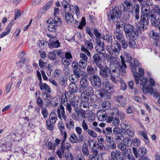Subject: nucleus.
I'll list each match as a JSON object with an SVG mask.
<instances>
[{"instance_id": "f257e3e1", "label": "nucleus", "mask_w": 160, "mask_h": 160, "mask_svg": "<svg viewBox=\"0 0 160 160\" xmlns=\"http://www.w3.org/2000/svg\"><path fill=\"white\" fill-rule=\"evenodd\" d=\"M121 60V65H120L119 62L117 61V58L112 56H111L110 58L108 60V62L110 64V67L113 73H118L117 76H118L121 71V74L125 76L126 73L125 69L127 68V66L125 62L124 59L122 56L120 57Z\"/></svg>"}, {"instance_id": "f03ea898", "label": "nucleus", "mask_w": 160, "mask_h": 160, "mask_svg": "<svg viewBox=\"0 0 160 160\" xmlns=\"http://www.w3.org/2000/svg\"><path fill=\"white\" fill-rule=\"evenodd\" d=\"M144 80L143 82H142L141 80H140L141 84L143 85L142 90L144 93L147 94L149 92L154 97L157 98L158 96V92L156 90H153V87L155 86L156 83L154 80L152 78H150L149 79L148 81L149 84L148 86L145 88V85H146L147 80L146 79H143Z\"/></svg>"}, {"instance_id": "7ed1b4c3", "label": "nucleus", "mask_w": 160, "mask_h": 160, "mask_svg": "<svg viewBox=\"0 0 160 160\" xmlns=\"http://www.w3.org/2000/svg\"><path fill=\"white\" fill-rule=\"evenodd\" d=\"M124 4L125 6H123V11L127 12L129 13L128 11L131 13H132L133 10L135 9L134 15L136 20L138 19L139 18V5L138 4H136L133 5V3L129 0H125L124 2Z\"/></svg>"}, {"instance_id": "20e7f679", "label": "nucleus", "mask_w": 160, "mask_h": 160, "mask_svg": "<svg viewBox=\"0 0 160 160\" xmlns=\"http://www.w3.org/2000/svg\"><path fill=\"white\" fill-rule=\"evenodd\" d=\"M134 27L132 25L125 24L124 30L126 37L128 38H134L135 35L137 36L139 35V33L140 32L138 29L136 31H134Z\"/></svg>"}, {"instance_id": "39448f33", "label": "nucleus", "mask_w": 160, "mask_h": 160, "mask_svg": "<svg viewBox=\"0 0 160 160\" xmlns=\"http://www.w3.org/2000/svg\"><path fill=\"white\" fill-rule=\"evenodd\" d=\"M120 45L118 43L112 44L111 46H107L106 49L108 52L112 55L118 56L120 53Z\"/></svg>"}, {"instance_id": "423d86ee", "label": "nucleus", "mask_w": 160, "mask_h": 160, "mask_svg": "<svg viewBox=\"0 0 160 160\" xmlns=\"http://www.w3.org/2000/svg\"><path fill=\"white\" fill-rule=\"evenodd\" d=\"M72 67L73 71V74L76 75L77 77H80L81 76L86 77L87 75V73L81 70L78 67V63L76 62H73L72 64Z\"/></svg>"}, {"instance_id": "0eeeda50", "label": "nucleus", "mask_w": 160, "mask_h": 160, "mask_svg": "<svg viewBox=\"0 0 160 160\" xmlns=\"http://www.w3.org/2000/svg\"><path fill=\"white\" fill-rule=\"evenodd\" d=\"M146 6L145 7L143 6L141 7V12L142 15L149 19L155 15V13Z\"/></svg>"}, {"instance_id": "6e6552de", "label": "nucleus", "mask_w": 160, "mask_h": 160, "mask_svg": "<svg viewBox=\"0 0 160 160\" xmlns=\"http://www.w3.org/2000/svg\"><path fill=\"white\" fill-rule=\"evenodd\" d=\"M140 26H138V29L140 32L141 31L143 30L144 28H146L147 26L149 24L148 19L146 18L143 15L141 16L140 22H139Z\"/></svg>"}, {"instance_id": "1a4fd4ad", "label": "nucleus", "mask_w": 160, "mask_h": 160, "mask_svg": "<svg viewBox=\"0 0 160 160\" xmlns=\"http://www.w3.org/2000/svg\"><path fill=\"white\" fill-rule=\"evenodd\" d=\"M91 82L96 88H99L101 85V83L100 78L97 75H93L89 80Z\"/></svg>"}, {"instance_id": "9d476101", "label": "nucleus", "mask_w": 160, "mask_h": 160, "mask_svg": "<svg viewBox=\"0 0 160 160\" xmlns=\"http://www.w3.org/2000/svg\"><path fill=\"white\" fill-rule=\"evenodd\" d=\"M58 127L60 131L61 134L62 135L63 139L62 142L66 141L67 138V134L65 131V127L63 123L61 121H59L58 124Z\"/></svg>"}, {"instance_id": "9b49d317", "label": "nucleus", "mask_w": 160, "mask_h": 160, "mask_svg": "<svg viewBox=\"0 0 160 160\" xmlns=\"http://www.w3.org/2000/svg\"><path fill=\"white\" fill-rule=\"evenodd\" d=\"M119 11V9H113L110 10L109 14L108 15V17L110 20L114 22L115 19L118 17Z\"/></svg>"}, {"instance_id": "f8f14e48", "label": "nucleus", "mask_w": 160, "mask_h": 160, "mask_svg": "<svg viewBox=\"0 0 160 160\" xmlns=\"http://www.w3.org/2000/svg\"><path fill=\"white\" fill-rule=\"evenodd\" d=\"M103 87L108 93H112L113 92V88L112 85L108 80L104 82L103 83Z\"/></svg>"}, {"instance_id": "ddd939ff", "label": "nucleus", "mask_w": 160, "mask_h": 160, "mask_svg": "<svg viewBox=\"0 0 160 160\" xmlns=\"http://www.w3.org/2000/svg\"><path fill=\"white\" fill-rule=\"evenodd\" d=\"M98 120L100 121H104L106 120L107 114L105 111L103 110L98 111L96 114Z\"/></svg>"}, {"instance_id": "4468645a", "label": "nucleus", "mask_w": 160, "mask_h": 160, "mask_svg": "<svg viewBox=\"0 0 160 160\" xmlns=\"http://www.w3.org/2000/svg\"><path fill=\"white\" fill-rule=\"evenodd\" d=\"M64 107L61 104L57 110V114L59 118L61 119L62 117L66 121V116L65 114Z\"/></svg>"}, {"instance_id": "2eb2a0df", "label": "nucleus", "mask_w": 160, "mask_h": 160, "mask_svg": "<svg viewBox=\"0 0 160 160\" xmlns=\"http://www.w3.org/2000/svg\"><path fill=\"white\" fill-rule=\"evenodd\" d=\"M111 158L108 160H115V158L117 160H120L123 158L122 156H121V152L118 150L112 152L111 153Z\"/></svg>"}, {"instance_id": "dca6fc26", "label": "nucleus", "mask_w": 160, "mask_h": 160, "mask_svg": "<svg viewBox=\"0 0 160 160\" xmlns=\"http://www.w3.org/2000/svg\"><path fill=\"white\" fill-rule=\"evenodd\" d=\"M93 62L100 69H101L102 66L101 65V58L100 55L98 53L95 54L92 57Z\"/></svg>"}, {"instance_id": "f3484780", "label": "nucleus", "mask_w": 160, "mask_h": 160, "mask_svg": "<svg viewBox=\"0 0 160 160\" xmlns=\"http://www.w3.org/2000/svg\"><path fill=\"white\" fill-rule=\"evenodd\" d=\"M110 69L108 67H105L102 68V67L100 69L99 71V74L102 77L107 78L110 74Z\"/></svg>"}, {"instance_id": "a211bd4d", "label": "nucleus", "mask_w": 160, "mask_h": 160, "mask_svg": "<svg viewBox=\"0 0 160 160\" xmlns=\"http://www.w3.org/2000/svg\"><path fill=\"white\" fill-rule=\"evenodd\" d=\"M75 111L77 114V117L78 119L81 120L83 118H85L86 113L84 111L80 110L77 108H75Z\"/></svg>"}, {"instance_id": "6ab92c4d", "label": "nucleus", "mask_w": 160, "mask_h": 160, "mask_svg": "<svg viewBox=\"0 0 160 160\" xmlns=\"http://www.w3.org/2000/svg\"><path fill=\"white\" fill-rule=\"evenodd\" d=\"M65 12L66 13L65 16V19L67 23H71L77 22V21L74 20L73 17L71 13H69L70 12Z\"/></svg>"}, {"instance_id": "aec40b11", "label": "nucleus", "mask_w": 160, "mask_h": 160, "mask_svg": "<svg viewBox=\"0 0 160 160\" xmlns=\"http://www.w3.org/2000/svg\"><path fill=\"white\" fill-rule=\"evenodd\" d=\"M38 85L41 90H45L49 93L51 92V89L46 83H43L42 82H39Z\"/></svg>"}, {"instance_id": "412c9836", "label": "nucleus", "mask_w": 160, "mask_h": 160, "mask_svg": "<svg viewBox=\"0 0 160 160\" xmlns=\"http://www.w3.org/2000/svg\"><path fill=\"white\" fill-rule=\"evenodd\" d=\"M49 41L51 45L53 47L58 48L60 46V43L58 41L56 40V37H52L50 38Z\"/></svg>"}, {"instance_id": "4be33fe9", "label": "nucleus", "mask_w": 160, "mask_h": 160, "mask_svg": "<svg viewBox=\"0 0 160 160\" xmlns=\"http://www.w3.org/2000/svg\"><path fill=\"white\" fill-rule=\"evenodd\" d=\"M69 0H63L62 2V6L63 8V10L65 12H68L71 11V7L69 3Z\"/></svg>"}, {"instance_id": "5701e85b", "label": "nucleus", "mask_w": 160, "mask_h": 160, "mask_svg": "<svg viewBox=\"0 0 160 160\" xmlns=\"http://www.w3.org/2000/svg\"><path fill=\"white\" fill-rule=\"evenodd\" d=\"M80 84L81 86L80 87V89L83 90L88 87L89 84V82L86 78H82L80 81Z\"/></svg>"}, {"instance_id": "b1692460", "label": "nucleus", "mask_w": 160, "mask_h": 160, "mask_svg": "<svg viewBox=\"0 0 160 160\" xmlns=\"http://www.w3.org/2000/svg\"><path fill=\"white\" fill-rule=\"evenodd\" d=\"M114 34L116 37V39L120 41L123 39L124 36L122 30H115Z\"/></svg>"}, {"instance_id": "393cba45", "label": "nucleus", "mask_w": 160, "mask_h": 160, "mask_svg": "<svg viewBox=\"0 0 160 160\" xmlns=\"http://www.w3.org/2000/svg\"><path fill=\"white\" fill-rule=\"evenodd\" d=\"M92 152V153L89 156V158L90 160H99L98 151L96 149H93Z\"/></svg>"}, {"instance_id": "a878e982", "label": "nucleus", "mask_w": 160, "mask_h": 160, "mask_svg": "<svg viewBox=\"0 0 160 160\" xmlns=\"http://www.w3.org/2000/svg\"><path fill=\"white\" fill-rule=\"evenodd\" d=\"M69 88L70 92H71V94L73 97H74L73 93H75L77 92L78 90L77 86L75 83H72L69 84Z\"/></svg>"}, {"instance_id": "bb28decb", "label": "nucleus", "mask_w": 160, "mask_h": 160, "mask_svg": "<svg viewBox=\"0 0 160 160\" xmlns=\"http://www.w3.org/2000/svg\"><path fill=\"white\" fill-rule=\"evenodd\" d=\"M66 109L68 110L69 113L72 112V107H74L76 108L78 107V104L76 103L75 102L72 101L70 103L66 104Z\"/></svg>"}, {"instance_id": "cd10ccee", "label": "nucleus", "mask_w": 160, "mask_h": 160, "mask_svg": "<svg viewBox=\"0 0 160 160\" xmlns=\"http://www.w3.org/2000/svg\"><path fill=\"white\" fill-rule=\"evenodd\" d=\"M147 152V149L145 147H140L138 150V157L140 156L141 158H143V156L146 154Z\"/></svg>"}, {"instance_id": "c85d7f7f", "label": "nucleus", "mask_w": 160, "mask_h": 160, "mask_svg": "<svg viewBox=\"0 0 160 160\" xmlns=\"http://www.w3.org/2000/svg\"><path fill=\"white\" fill-rule=\"evenodd\" d=\"M121 128L122 130L124 131V132L129 130L131 128L130 126L129 125L127 122L125 121H122L121 123Z\"/></svg>"}, {"instance_id": "c756f323", "label": "nucleus", "mask_w": 160, "mask_h": 160, "mask_svg": "<svg viewBox=\"0 0 160 160\" xmlns=\"http://www.w3.org/2000/svg\"><path fill=\"white\" fill-rule=\"evenodd\" d=\"M131 67L132 68V70L133 73L136 83V84H138L139 83V80L140 81L141 79L139 78L138 77V74L136 72V67Z\"/></svg>"}, {"instance_id": "7c9ffc66", "label": "nucleus", "mask_w": 160, "mask_h": 160, "mask_svg": "<svg viewBox=\"0 0 160 160\" xmlns=\"http://www.w3.org/2000/svg\"><path fill=\"white\" fill-rule=\"evenodd\" d=\"M58 26L53 22L50 23L48 25V29L51 32H56Z\"/></svg>"}, {"instance_id": "2f4dec72", "label": "nucleus", "mask_w": 160, "mask_h": 160, "mask_svg": "<svg viewBox=\"0 0 160 160\" xmlns=\"http://www.w3.org/2000/svg\"><path fill=\"white\" fill-rule=\"evenodd\" d=\"M119 109L116 107L112 108L109 111V114L111 116H118L119 112Z\"/></svg>"}, {"instance_id": "473e14b6", "label": "nucleus", "mask_w": 160, "mask_h": 160, "mask_svg": "<svg viewBox=\"0 0 160 160\" xmlns=\"http://www.w3.org/2000/svg\"><path fill=\"white\" fill-rule=\"evenodd\" d=\"M82 150L83 154L85 156H88L89 154V151L88 145L86 143H84L83 145Z\"/></svg>"}, {"instance_id": "72a5a7b5", "label": "nucleus", "mask_w": 160, "mask_h": 160, "mask_svg": "<svg viewBox=\"0 0 160 160\" xmlns=\"http://www.w3.org/2000/svg\"><path fill=\"white\" fill-rule=\"evenodd\" d=\"M125 24V23L122 21H120L118 22L116 24L115 30H121V28H123L124 29Z\"/></svg>"}, {"instance_id": "f704fd0d", "label": "nucleus", "mask_w": 160, "mask_h": 160, "mask_svg": "<svg viewBox=\"0 0 160 160\" xmlns=\"http://www.w3.org/2000/svg\"><path fill=\"white\" fill-rule=\"evenodd\" d=\"M83 92L85 94L88 96H92L94 93L93 89L91 87H88L85 90H83Z\"/></svg>"}, {"instance_id": "c9c22d12", "label": "nucleus", "mask_w": 160, "mask_h": 160, "mask_svg": "<svg viewBox=\"0 0 160 160\" xmlns=\"http://www.w3.org/2000/svg\"><path fill=\"white\" fill-rule=\"evenodd\" d=\"M102 108L105 110H109L111 107V103L108 101H104L102 103Z\"/></svg>"}, {"instance_id": "e433bc0d", "label": "nucleus", "mask_w": 160, "mask_h": 160, "mask_svg": "<svg viewBox=\"0 0 160 160\" xmlns=\"http://www.w3.org/2000/svg\"><path fill=\"white\" fill-rule=\"evenodd\" d=\"M79 141V140L75 134L72 133L71 134L70 138V141L72 143H76Z\"/></svg>"}, {"instance_id": "4c0bfd02", "label": "nucleus", "mask_w": 160, "mask_h": 160, "mask_svg": "<svg viewBox=\"0 0 160 160\" xmlns=\"http://www.w3.org/2000/svg\"><path fill=\"white\" fill-rule=\"evenodd\" d=\"M87 73L89 75H93L94 74L96 71V69L94 68L91 66H88L87 69Z\"/></svg>"}, {"instance_id": "58836bf2", "label": "nucleus", "mask_w": 160, "mask_h": 160, "mask_svg": "<svg viewBox=\"0 0 160 160\" xmlns=\"http://www.w3.org/2000/svg\"><path fill=\"white\" fill-rule=\"evenodd\" d=\"M124 55L126 58V62H128L129 63L130 67H132V59L131 57L130 56V55L127 53L125 52L124 54Z\"/></svg>"}, {"instance_id": "ea45409f", "label": "nucleus", "mask_w": 160, "mask_h": 160, "mask_svg": "<svg viewBox=\"0 0 160 160\" xmlns=\"http://www.w3.org/2000/svg\"><path fill=\"white\" fill-rule=\"evenodd\" d=\"M102 132L103 134H105V136L110 135L112 133V128L110 127H107L105 128V130H103Z\"/></svg>"}, {"instance_id": "a19ab883", "label": "nucleus", "mask_w": 160, "mask_h": 160, "mask_svg": "<svg viewBox=\"0 0 160 160\" xmlns=\"http://www.w3.org/2000/svg\"><path fill=\"white\" fill-rule=\"evenodd\" d=\"M65 141L64 142H62V144L61 146V148L63 149H69L71 147V144L69 142H66L65 143Z\"/></svg>"}, {"instance_id": "79ce46f5", "label": "nucleus", "mask_w": 160, "mask_h": 160, "mask_svg": "<svg viewBox=\"0 0 160 160\" xmlns=\"http://www.w3.org/2000/svg\"><path fill=\"white\" fill-rule=\"evenodd\" d=\"M102 38L103 40H106L108 42H112V36L108 34H106L102 36Z\"/></svg>"}, {"instance_id": "37998d69", "label": "nucleus", "mask_w": 160, "mask_h": 160, "mask_svg": "<svg viewBox=\"0 0 160 160\" xmlns=\"http://www.w3.org/2000/svg\"><path fill=\"white\" fill-rule=\"evenodd\" d=\"M49 118L52 122V123H56L57 119V117L56 114L54 112H51L49 115Z\"/></svg>"}, {"instance_id": "c03bdc74", "label": "nucleus", "mask_w": 160, "mask_h": 160, "mask_svg": "<svg viewBox=\"0 0 160 160\" xmlns=\"http://www.w3.org/2000/svg\"><path fill=\"white\" fill-rule=\"evenodd\" d=\"M104 47V46H96L95 47V50L98 53L101 55L106 52Z\"/></svg>"}, {"instance_id": "a18cd8bd", "label": "nucleus", "mask_w": 160, "mask_h": 160, "mask_svg": "<svg viewBox=\"0 0 160 160\" xmlns=\"http://www.w3.org/2000/svg\"><path fill=\"white\" fill-rule=\"evenodd\" d=\"M67 78L65 76H62L60 79L59 84L62 86H66L67 84Z\"/></svg>"}, {"instance_id": "49530a36", "label": "nucleus", "mask_w": 160, "mask_h": 160, "mask_svg": "<svg viewBox=\"0 0 160 160\" xmlns=\"http://www.w3.org/2000/svg\"><path fill=\"white\" fill-rule=\"evenodd\" d=\"M123 142L126 146H131L132 144V141L131 139L128 137L125 138L123 139Z\"/></svg>"}, {"instance_id": "de8ad7c7", "label": "nucleus", "mask_w": 160, "mask_h": 160, "mask_svg": "<svg viewBox=\"0 0 160 160\" xmlns=\"http://www.w3.org/2000/svg\"><path fill=\"white\" fill-rule=\"evenodd\" d=\"M42 98L44 100H54L55 99V98H52L51 95L45 92L42 93Z\"/></svg>"}, {"instance_id": "09e8293b", "label": "nucleus", "mask_w": 160, "mask_h": 160, "mask_svg": "<svg viewBox=\"0 0 160 160\" xmlns=\"http://www.w3.org/2000/svg\"><path fill=\"white\" fill-rule=\"evenodd\" d=\"M150 37L152 39L155 40H157L159 38V36L158 34L154 32V30H151L149 33Z\"/></svg>"}, {"instance_id": "8fccbe9b", "label": "nucleus", "mask_w": 160, "mask_h": 160, "mask_svg": "<svg viewBox=\"0 0 160 160\" xmlns=\"http://www.w3.org/2000/svg\"><path fill=\"white\" fill-rule=\"evenodd\" d=\"M67 93L66 92L64 93H63L62 96V102L64 105L67 104L68 98L67 97Z\"/></svg>"}, {"instance_id": "3c124183", "label": "nucleus", "mask_w": 160, "mask_h": 160, "mask_svg": "<svg viewBox=\"0 0 160 160\" xmlns=\"http://www.w3.org/2000/svg\"><path fill=\"white\" fill-rule=\"evenodd\" d=\"M47 128L48 130H52L53 128V124L52 122L49 119H47L46 120Z\"/></svg>"}, {"instance_id": "603ef678", "label": "nucleus", "mask_w": 160, "mask_h": 160, "mask_svg": "<svg viewBox=\"0 0 160 160\" xmlns=\"http://www.w3.org/2000/svg\"><path fill=\"white\" fill-rule=\"evenodd\" d=\"M79 78V77H77V76L74 74H73L70 76L69 79L71 82L75 83H76L78 81Z\"/></svg>"}, {"instance_id": "864d4df0", "label": "nucleus", "mask_w": 160, "mask_h": 160, "mask_svg": "<svg viewBox=\"0 0 160 160\" xmlns=\"http://www.w3.org/2000/svg\"><path fill=\"white\" fill-rule=\"evenodd\" d=\"M134 38H129V46L131 48H135L137 47L136 42L133 39Z\"/></svg>"}, {"instance_id": "5fc2aeb1", "label": "nucleus", "mask_w": 160, "mask_h": 160, "mask_svg": "<svg viewBox=\"0 0 160 160\" xmlns=\"http://www.w3.org/2000/svg\"><path fill=\"white\" fill-rule=\"evenodd\" d=\"M64 156L67 160H73V155L72 153L69 151H68L67 152H65L64 153Z\"/></svg>"}, {"instance_id": "6e6d98bb", "label": "nucleus", "mask_w": 160, "mask_h": 160, "mask_svg": "<svg viewBox=\"0 0 160 160\" xmlns=\"http://www.w3.org/2000/svg\"><path fill=\"white\" fill-rule=\"evenodd\" d=\"M75 130L77 134L78 135L79 138L80 139L82 138L83 136L82 135H81L82 132V128L79 127H76L75 128Z\"/></svg>"}, {"instance_id": "4d7b16f0", "label": "nucleus", "mask_w": 160, "mask_h": 160, "mask_svg": "<svg viewBox=\"0 0 160 160\" xmlns=\"http://www.w3.org/2000/svg\"><path fill=\"white\" fill-rule=\"evenodd\" d=\"M56 55L55 53V51L52 52H50L49 54H48V57L49 59L54 61L55 60Z\"/></svg>"}, {"instance_id": "13d9d810", "label": "nucleus", "mask_w": 160, "mask_h": 160, "mask_svg": "<svg viewBox=\"0 0 160 160\" xmlns=\"http://www.w3.org/2000/svg\"><path fill=\"white\" fill-rule=\"evenodd\" d=\"M115 138L116 141V143H117L118 142L119 143H121L124 138L122 135L120 133L115 135Z\"/></svg>"}, {"instance_id": "bf43d9fd", "label": "nucleus", "mask_w": 160, "mask_h": 160, "mask_svg": "<svg viewBox=\"0 0 160 160\" xmlns=\"http://www.w3.org/2000/svg\"><path fill=\"white\" fill-rule=\"evenodd\" d=\"M65 150L60 148V149H58L56 152L57 155L60 158H62L63 156V155H64L65 152Z\"/></svg>"}, {"instance_id": "052dcab7", "label": "nucleus", "mask_w": 160, "mask_h": 160, "mask_svg": "<svg viewBox=\"0 0 160 160\" xmlns=\"http://www.w3.org/2000/svg\"><path fill=\"white\" fill-rule=\"evenodd\" d=\"M11 30V28L9 26L8 27L6 28V31L3 32L0 34V38H2L6 35L9 34Z\"/></svg>"}, {"instance_id": "680f3d73", "label": "nucleus", "mask_w": 160, "mask_h": 160, "mask_svg": "<svg viewBox=\"0 0 160 160\" xmlns=\"http://www.w3.org/2000/svg\"><path fill=\"white\" fill-rule=\"evenodd\" d=\"M53 22L58 26H60L61 24V19L57 16H54L53 20Z\"/></svg>"}, {"instance_id": "e2e57ef3", "label": "nucleus", "mask_w": 160, "mask_h": 160, "mask_svg": "<svg viewBox=\"0 0 160 160\" xmlns=\"http://www.w3.org/2000/svg\"><path fill=\"white\" fill-rule=\"evenodd\" d=\"M153 12L155 13V15H156L157 14L158 15V18L160 17V6H159L157 5H155V8H154V11Z\"/></svg>"}, {"instance_id": "0e129e2a", "label": "nucleus", "mask_w": 160, "mask_h": 160, "mask_svg": "<svg viewBox=\"0 0 160 160\" xmlns=\"http://www.w3.org/2000/svg\"><path fill=\"white\" fill-rule=\"evenodd\" d=\"M48 43V42L44 41H40L38 42V46L41 49H43L46 48L47 44Z\"/></svg>"}, {"instance_id": "69168bd1", "label": "nucleus", "mask_w": 160, "mask_h": 160, "mask_svg": "<svg viewBox=\"0 0 160 160\" xmlns=\"http://www.w3.org/2000/svg\"><path fill=\"white\" fill-rule=\"evenodd\" d=\"M87 62L86 61H84L82 60H80L78 65L79 68L81 69H84L86 67Z\"/></svg>"}, {"instance_id": "338daca9", "label": "nucleus", "mask_w": 160, "mask_h": 160, "mask_svg": "<svg viewBox=\"0 0 160 160\" xmlns=\"http://www.w3.org/2000/svg\"><path fill=\"white\" fill-rule=\"evenodd\" d=\"M150 19V22L151 24L153 26L155 27L157 24V20L156 15H155Z\"/></svg>"}, {"instance_id": "774afa93", "label": "nucleus", "mask_w": 160, "mask_h": 160, "mask_svg": "<svg viewBox=\"0 0 160 160\" xmlns=\"http://www.w3.org/2000/svg\"><path fill=\"white\" fill-rule=\"evenodd\" d=\"M46 146L48 149L50 150H54L56 148L54 143L51 141L48 142Z\"/></svg>"}]
</instances>
